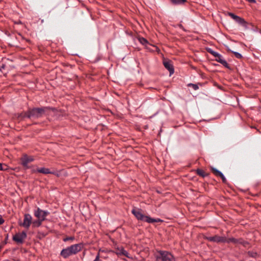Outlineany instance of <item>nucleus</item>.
<instances>
[{
	"label": "nucleus",
	"mask_w": 261,
	"mask_h": 261,
	"mask_svg": "<svg viewBox=\"0 0 261 261\" xmlns=\"http://www.w3.org/2000/svg\"><path fill=\"white\" fill-rule=\"evenodd\" d=\"M132 213L136 217V218L140 221L143 222H146L149 223H153L154 222H158L162 221L160 219H153L150 218L148 216H146L143 213L142 210L138 208H134L132 210Z\"/></svg>",
	"instance_id": "f257e3e1"
},
{
	"label": "nucleus",
	"mask_w": 261,
	"mask_h": 261,
	"mask_svg": "<svg viewBox=\"0 0 261 261\" xmlns=\"http://www.w3.org/2000/svg\"><path fill=\"white\" fill-rule=\"evenodd\" d=\"M83 247L81 244L72 245L65 249H63L61 252V255L64 258H67L70 255L75 254L80 251Z\"/></svg>",
	"instance_id": "f03ea898"
},
{
	"label": "nucleus",
	"mask_w": 261,
	"mask_h": 261,
	"mask_svg": "<svg viewBox=\"0 0 261 261\" xmlns=\"http://www.w3.org/2000/svg\"><path fill=\"white\" fill-rule=\"evenodd\" d=\"M48 109L47 107L30 108L29 109V114H28V118L34 120L41 118Z\"/></svg>",
	"instance_id": "7ed1b4c3"
},
{
	"label": "nucleus",
	"mask_w": 261,
	"mask_h": 261,
	"mask_svg": "<svg viewBox=\"0 0 261 261\" xmlns=\"http://www.w3.org/2000/svg\"><path fill=\"white\" fill-rule=\"evenodd\" d=\"M156 261H175L173 255L169 252L159 250L155 255Z\"/></svg>",
	"instance_id": "20e7f679"
},
{
	"label": "nucleus",
	"mask_w": 261,
	"mask_h": 261,
	"mask_svg": "<svg viewBox=\"0 0 261 261\" xmlns=\"http://www.w3.org/2000/svg\"><path fill=\"white\" fill-rule=\"evenodd\" d=\"M197 72L198 73L199 77L202 79L204 80V81L203 82L201 81H198L197 82V90L199 89V86L203 87H204V92H201L200 93H201L202 95H207L206 93L208 92V86L207 85L208 84V80L207 79L205 78V75L201 72V71H198L197 70Z\"/></svg>",
	"instance_id": "39448f33"
},
{
	"label": "nucleus",
	"mask_w": 261,
	"mask_h": 261,
	"mask_svg": "<svg viewBox=\"0 0 261 261\" xmlns=\"http://www.w3.org/2000/svg\"><path fill=\"white\" fill-rule=\"evenodd\" d=\"M227 15L230 16L231 18H232L242 26L244 27L246 29L248 28L247 25L248 24V23L243 18L241 17L230 12H227Z\"/></svg>",
	"instance_id": "423d86ee"
},
{
	"label": "nucleus",
	"mask_w": 261,
	"mask_h": 261,
	"mask_svg": "<svg viewBox=\"0 0 261 261\" xmlns=\"http://www.w3.org/2000/svg\"><path fill=\"white\" fill-rule=\"evenodd\" d=\"M20 164L24 169H28L30 168L29 164L30 163L34 161V158L32 156H29L27 154H23L20 159Z\"/></svg>",
	"instance_id": "0eeeda50"
},
{
	"label": "nucleus",
	"mask_w": 261,
	"mask_h": 261,
	"mask_svg": "<svg viewBox=\"0 0 261 261\" xmlns=\"http://www.w3.org/2000/svg\"><path fill=\"white\" fill-rule=\"evenodd\" d=\"M34 216L38 219L42 221L45 220L46 217L49 214L48 211H43L39 207H37L34 212Z\"/></svg>",
	"instance_id": "6e6552de"
},
{
	"label": "nucleus",
	"mask_w": 261,
	"mask_h": 261,
	"mask_svg": "<svg viewBox=\"0 0 261 261\" xmlns=\"http://www.w3.org/2000/svg\"><path fill=\"white\" fill-rule=\"evenodd\" d=\"M27 238V233L24 231L17 233L13 237V240L17 244H22Z\"/></svg>",
	"instance_id": "1a4fd4ad"
},
{
	"label": "nucleus",
	"mask_w": 261,
	"mask_h": 261,
	"mask_svg": "<svg viewBox=\"0 0 261 261\" xmlns=\"http://www.w3.org/2000/svg\"><path fill=\"white\" fill-rule=\"evenodd\" d=\"M204 239L210 242H216L218 243H225V237L218 235H215L213 237H204Z\"/></svg>",
	"instance_id": "9d476101"
},
{
	"label": "nucleus",
	"mask_w": 261,
	"mask_h": 261,
	"mask_svg": "<svg viewBox=\"0 0 261 261\" xmlns=\"http://www.w3.org/2000/svg\"><path fill=\"white\" fill-rule=\"evenodd\" d=\"M31 224H32V217L29 214H25L24 216L23 222L20 225L28 229Z\"/></svg>",
	"instance_id": "9b49d317"
},
{
	"label": "nucleus",
	"mask_w": 261,
	"mask_h": 261,
	"mask_svg": "<svg viewBox=\"0 0 261 261\" xmlns=\"http://www.w3.org/2000/svg\"><path fill=\"white\" fill-rule=\"evenodd\" d=\"M37 172L38 173H42L44 174H55L58 176V174H56L55 171H50L49 169L46 168H37L36 170L33 171V172Z\"/></svg>",
	"instance_id": "f8f14e48"
},
{
	"label": "nucleus",
	"mask_w": 261,
	"mask_h": 261,
	"mask_svg": "<svg viewBox=\"0 0 261 261\" xmlns=\"http://www.w3.org/2000/svg\"><path fill=\"white\" fill-rule=\"evenodd\" d=\"M163 64L165 67L170 72V75L174 73V68L170 60H164Z\"/></svg>",
	"instance_id": "ddd939ff"
},
{
	"label": "nucleus",
	"mask_w": 261,
	"mask_h": 261,
	"mask_svg": "<svg viewBox=\"0 0 261 261\" xmlns=\"http://www.w3.org/2000/svg\"><path fill=\"white\" fill-rule=\"evenodd\" d=\"M238 244L242 245L244 247H248V248L251 247L249 242L248 241H245L242 238H239V241H238Z\"/></svg>",
	"instance_id": "4468645a"
},
{
	"label": "nucleus",
	"mask_w": 261,
	"mask_h": 261,
	"mask_svg": "<svg viewBox=\"0 0 261 261\" xmlns=\"http://www.w3.org/2000/svg\"><path fill=\"white\" fill-rule=\"evenodd\" d=\"M210 169H211V172L216 176L220 177L223 174L221 171H220L217 169H216V168H214L213 167H211Z\"/></svg>",
	"instance_id": "2eb2a0df"
},
{
	"label": "nucleus",
	"mask_w": 261,
	"mask_h": 261,
	"mask_svg": "<svg viewBox=\"0 0 261 261\" xmlns=\"http://www.w3.org/2000/svg\"><path fill=\"white\" fill-rule=\"evenodd\" d=\"M197 175H199L202 177H205L210 175V173H206L204 170L197 168Z\"/></svg>",
	"instance_id": "dca6fc26"
},
{
	"label": "nucleus",
	"mask_w": 261,
	"mask_h": 261,
	"mask_svg": "<svg viewBox=\"0 0 261 261\" xmlns=\"http://www.w3.org/2000/svg\"><path fill=\"white\" fill-rule=\"evenodd\" d=\"M226 50L228 53H232L234 55L236 58H237V59H241L243 57L242 55L241 54H240L239 53L232 51L228 47Z\"/></svg>",
	"instance_id": "f3484780"
},
{
	"label": "nucleus",
	"mask_w": 261,
	"mask_h": 261,
	"mask_svg": "<svg viewBox=\"0 0 261 261\" xmlns=\"http://www.w3.org/2000/svg\"><path fill=\"white\" fill-rule=\"evenodd\" d=\"M28 114H29V110L26 112H23L18 114V118L20 120L23 119L24 118H28Z\"/></svg>",
	"instance_id": "a211bd4d"
},
{
	"label": "nucleus",
	"mask_w": 261,
	"mask_h": 261,
	"mask_svg": "<svg viewBox=\"0 0 261 261\" xmlns=\"http://www.w3.org/2000/svg\"><path fill=\"white\" fill-rule=\"evenodd\" d=\"M43 221L37 219V220L32 221V226L33 227H39L42 223Z\"/></svg>",
	"instance_id": "6ab92c4d"
},
{
	"label": "nucleus",
	"mask_w": 261,
	"mask_h": 261,
	"mask_svg": "<svg viewBox=\"0 0 261 261\" xmlns=\"http://www.w3.org/2000/svg\"><path fill=\"white\" fill-rule=\"evenodd\" d=\"M239 239H236L234 238H230L227 239L225 237V243H233V244H238V243Z\"/></svg>",
	"instance_id": "aec40b11"
},
{
	"label": "nucleus",
	"mask_w": 261,
	"mask_h": 261,
	"mask_svg": "<svg viewBox=\"0 0 261 261\" xmlns=\"http://www.w3.org/2000/svg\"><path fill=\"white\" fill-rule=\"evenodd\" d=\"M170 1L173 4L176 5H182L187 2L186 0H170Z\"/></svg>",
	"instance_id": "412c9836"
},
{
	"label": "nucleus",
	"mask_w": 261,
	"mask_h": 261,
	"mask_svg": "<svg viewBox=\"0 0 261 261\" xmlns=\"http://www.w3.org/2000/svg\"><path fill=\"white\" fill-rule=\"evenodd\" d=\"M220 63H221L225 68H226L228 69H231L229 64H228V63L226 62V61L224 59H223V60H220Z\"/></svg>",
	"instance_id": "4be33fe9"
},
{
	"label": "nucleus",
	"mask_w": 261,
	"mask_h": 261,
	"mask_svg": "<svg viewBox=\"0 0 261 261\" xmlns=\"http://www.w3.org/2000/svg\"><path fill=\"white\" fill-rule=\"evenodd\" d=\"M247 254L250 257L255 258H256L258 256V254L256 252H253V251H248Z\"/></svg>",
	"instance_id": "5701e85b"
},
{
	"label": "nucleus",
	"mask_w": 261,
	"mask_h": 261,
	"mask_svg": "<svg viewBox=\"0 0 261 261\" xmlns=\"http://www.w3.org/2000/svg\"><path fill=\"white\" fill-rule=\"evenodd\" d=\"M206 50L208 53L212 55L215 57L216 56H218V53L215 51L211 48H206Z\"/></svg>",
	"instance_id": "b1692460"
},
{
	"label": "nucleus",
	"mask_w": 261,
	"mask_h": 261,
	"mask_svg": "<svg viewBox=\"0 0 261 261\" xmlns=\"http://www.w3.org/2000/svg\"><path fill=\"white\" fill-rule=\"evenodd\" d=\"M139 41L143 45H145L148 43L147 40L144 38H139Z\"/></svg>",
	"instance_id": "393cba45"
},
{
	"label": "nucleus",
	"mask_w": 261,
	"mask_h": 261,
	"mask_svg": "<svg viewBox=\"0 0 261 261\" xmlns=\"http://www.w3.org/2000/svg\"><path fill=\"white\" fill-rule=\"evenodd\" d=\"M215 57L216 58V59H215V61H216L217 62L220 63V60H223V59H222V56L218 53V56H216Z\"/></svg>",
	"instance_id": "a878e982"
},
{
	"label": "nucleus",
	"mask_w": 261,
	"mask_h": 261,
	"mask_svg": "<svg viewBox=\"0 0 261 261\" xmlns=\"http://www.w3.org/2000/svg\"><path fill=\"white\" fill-rule=\"evenodd\" d=\"M220 177L221 178L223 183L226 184L227 180L224 175H223V174H222L221 176H220Z\"/></svg>",
	"instance_id": "bb28decb"
},
{
	"label": "nucleus",
	"mask_w": 261,
	"mask_h": 261,
	"mask_svg": "<svg viewBox=\"0 0 261 261\" xmlns=\"http://www.w3.org/2000/svg\"><path fill=\"white\" fill-rule=\"evenodd\" d=\"M7 169V166L6 165H3L2 164L0 163V170H6Z\"/></svg>",
	"instance_id": "cd10ccee"
},
{
	"label": "nucleus",
	"mask_w": 261,
	"mask_h": 261,
	"mask_svg": "<svg viewBox=\"0 0 261 261\" xmlns=\"http://www.w3.org/2000/svg\"><path fill=\"white\" fill-rule=\"evenodd\" d=\"M188 87H192L194 90H196V84H189L188 85Z\"/></svg>",
	"instance_id": "c85d7f7f"
},
{
	"label": "nucleus",
	"mask_w": 261,
	"mask_h": 261,
	"mask_svg": "<svg viewBox=\"0 0 261 261\" xmlns=\"http://www.w3.org/2000/svg\"><path fill=\"white\" fill-rule=\"evenodd\" d=\"M73 240V238H72V237H69V238H66L65 239H64V241L65 242H66V241H68L69 240Z\"/></svg>",
	"instance_id": "c756f323"
},
{
	"label": "nucleus",
	"mask_w": 261,
	"mask_h": 261,
	"mask_svg": "<svg viewBox=\"0 0 261 261\" xmlns=\"http://www.w3.org/2000/svg\"><path fill=\"white\" fill-rule=\"evenodd\" d=\"M121 253L123 255H126V254H127V252L124 250V249H122L121 251Z\"/></svg>",
	"instance_id": "7c9ffc66"
},
{
	"label": "nucleus",
	"mask_w": 261,
	"mask_h": 261,
	"mask_svg": "<svg viewBox=\"0 0 261 261\" xmlns=\"http://www.w3.org/2000/svg\"><path fill=\"white\" fill-rule=\"evenodd\" d=\"M4 222V220L3 219L1 215H0V224H2Z\"/></svg>",
	"instance_id": "2f4dec72"
},
{
	"label": "nucleus",
	"mask_w": 261,
	"mask_h": 261,
	"mask_svg": "<svg viewBox=\"0 0 261 261\" xmlns=\"http://www.w3.org/2000/svg\"><path fill=\"white\" fill-rule=\"evenodd\" d=\"M100 259H99V255L98 254L96 256V258L95 259L93 260V261H99Z\"/></svg>",
	"instance_id": "473e14b6"
},
{
	"label": "nucleus",
	"mask_w": 261,
	"mask_h": 261,
	"mask_svg": "<svg viewBox=\"0 0 261 261\" xmlns=\"http://www.w3.org/2000/svg\"><path fill=\"white\" fill-rule=\"evenodd\" d=\"M5 65L4 64H3V65H2V66L1 67V68H3V69H4V68H5Z\"/></svg>",
	"instance_id": "72a5a7b5"
},
{
	"label": "nucleus",
	"mask_w": 261,
	"mask_h": 261,
	"mask_svg": "<svg viewBox=\"0 0 261 261\" xmlns=\"http://www.w3.org/2000/svg\"><path fill=\"white\" fill-rule=\"evenodd\" d=\"M214 65H218V64H214Z\"/></svg>",
	"instance_id": "f704fd0d"
}]
</instances>
